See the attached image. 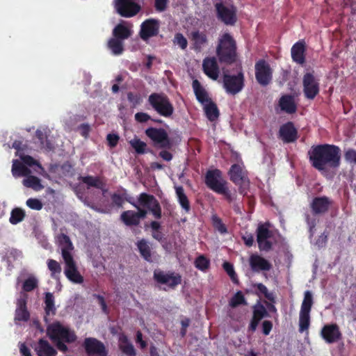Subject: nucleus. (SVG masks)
<instances>
[{"label": "nucleus", "mask_w": 356, "mask_h": 356, "mask_svg": "<svg viewBox=\"0 0 356 356\" xmlns=\"http://www.w3.org/2000/svg\"><path fill=\"white\" fill-rule=\"evenodd\" d=\"M247 301L241 291H237L230 299L229 305L231 307L235 308L241 305H246Z\"/></svg>", "instance_id": "37998d69"}, {"label": "nucleus", "mask_w": 356, "mask_h": 356, "mask_svg": "<svg viewBox=\"0 0 356 356\" xmlns=\"http://www.w3.org/2000/svg\"><path fill=\"white\" fill-rule=\"evenodd\" d=\"M278 138L286 144L296 142L298 138V134L293 122H287L281 125L278 131Z\"/></svg>", "instance_id": "6ab92c4d"}, {"label": "nucleus", "mask_w": 356, "mask_h": 356, "mask_svg": "<svg viewBox=\"0 0 356 356\" xmlns=\"http://www.w3.org/2000/svg\"><path fill=\"white\" fill-rule=\"evenodd\" d=\"M26 204L28 207L36 211L41 210L43 207L42 202L37 198H29L26 200Z\"/></svg>", "instance_id": "6e6d98bb"}, {"label": "nucleus", "mask_w": 356, "mask_h": 356, "mask_svg": "<svg viewBox=\"0 0 356 356\" xmlns=\"http://www.w3.org/2000/svg\"><path fill=\"white\" fill-rule=\"evenodd\" d=\"M306 221L309 227V236L312 238L314 234V229L316 225V221L315 219H312L309 215L306 217Z\"/></svg>", "instance_id": "338daca9"}, {"label": "nucleus", "mask_w": 356, "mask_h": 356, "mask_svg": "<svg viewBox=\"0 0 356 356\" xmlns=\"http://www.w3.org/2000/svg\"><path fill=\"white\" fill-rule=\"evenodd\" d=\"M327 241V234L323 233L318 238L316 239L315 245L318 248H323L325 246Z\"/></svg>", "instance_id": "774afa93"}, {"label": "nucleus", "mask_w": 356, "mask_h": 356, "mask_svg": "<svg viewBox=\"0 0 356 356\" xmlns=\"http://www.w3.org/2000/svg\"><path fill=\"white\" fill-rule=\"evenodd\" d=\"M145 133L159 148L168 149L172 148L173 142L169 138L165 129L162 128L149 127L145 130Z\"/></svg>", "instance_id": "0eeeda50"}, {"label": "nucleus", "mask_w": 356, "mask_h": 356, "mask_svg": "<svg viewBox=\"0 0 356 356\" xmlns=\"http://www.w3.org/2000/svg\"><path fill=\"white\" fill-rule=\"evenodd\" d=\"M313 303L314 301L312 292L309 291H306L304 293V298L301 305L300 310L310 312Z\"/></svg>", "instance_id": "a18cd8bd"}, {"label": "nucleus", "mask_w": 356, "mask_h": 356, "mask_svg": "<svg viewBox=\"0 0 356 356\" xmlns=\"http://www.w3.org/2000/svg\"><path fill=\"white\" fill-rule=\"evenodd\" d=\"M217 193L220 194V195H224L225 200L228 202H232L234 200V197H233L232 194L231 193L230 191L229 190V188L227 187V185L225 186L224 188H222Z\"/></svg>", "instance_id": "e2e57ef3"}, {"label": "nucleus", "mask_w": 356, "mask_h": 356, "mask_svg": "<svg viewBox=\"0 0 356 356\" xmlns=\"http://www.w3.org/2000/svg\"><path fill=\"white\" fill-rule=\"evenodd\" d=\"M120 349L127 356H135L136 354L134 346L130 343L120 346Z\"/></svg>", "instance_id": "13d9d810"}, {"label": "nucleus", "mask_w": 356, "mask_h": 356, "mask_svg": "<svg viewBox=\"0 0 356 356\" xmlns=\"http://www.w3.org/2000/svg\"><path fill=\"white\" fill-rule=\"evenodd\" d=\"M279 106L282 111L289 113H295L297 111V106L293 97L290 95H285L280 97Z\"/></svg>", "instance_id": "cd10ccee"}, {"label": "nucleus", "mask_w": 356, "mask_h": 356, "mask_svg": "<svg viewBox=\"0 0 356 356\" xmlns=\"http://www.w3.org/2000/svg\"><path fill=\"white\" fill-rule=\"evenodd\" d=\"M30 314L26 306V302H21L19 307L15 311V319L19 321H27L29 319Z\"/></svg>", "instance_id": "ea45409f"}, {"label": "nucleus", "mask_w": 356, "mask_h": 356, "mask_svg": "<svg viewBox=\"0 0 356 356\" xmlns=\"http://www.w3.org/2000/svg\"><path fill=\"white\" fill-rule=\"evenodd\" d=\"M228 175L230 180L236 186H238V191L241 194L245 193V190L249 187L250 180L248 172L244 167L234 163L232 165Z\"/></svg>", "instance_id": "423d86ee"}, {"label": "nucleus", "mask_w": 356, "mask_h": 356, "mask_svg": "<svg viewBox=\"0 0 356 356\" xmlns=\"http://www.w3.org/2000/svg\"><path fill=\"white\" fill-rule=\"evenodd\" d=\"M22 163L26 166L33 167L35 165L38 169H34V170L38 173L39 175H42L44 177H49V175L46 172L44 168L42 166V165L35 159H34L32 156L29 155H24L20 156Z\"/></svg>", "instance_id": "473e14b6"}, {"label": "nucleus", "mask_w": 356, "mask_h": 356, "mask_svg": "<svg viewBox=\"0 0 356 356\" xmlns=\"http://www.w3.org/2000/svg\"><path fill=\"white\" fill-rule=\"evenodd\" d=\"M345 159L347 161L356 163V150L353 149H348L344 154Z\"/></svg>", "instance_id": "0e129e2a"}, {"label": "nucleus", "mask_w": 356, "mask_h": 356, "mask_svg": "<svg viewBox=\"0 0 356 356\" xmlns=\"http://www.w3.org/2000/svg\"><path fill=\"white\" fill-rule=\"evenodd\" d=\"M175 191L178 202L179 203L180 206L184 210L185 213H189V211H191V204L188 197L184 193V189L183 186H176Z\"/></svg>", "instance_id": "72a5a7b5"}, {"label": "nucleus", "mask_w": 356, "mask_h": 356, "mask_svg": "<svg viewBox=\"0 0 356 356\" xmlns=\"http://www.w3.org/2000/svg\"><path fill=\"white\" fill-rule=\"evenodd\" d=\"M194 265L198 270L205 272L210 266V260L204 255L202 254L195 259Z\"/></svg>", "instance_id": "c03bdc74"}, {"label": "nucleus", "mask_w": 356, "mask_h": 356, "mask_svg": "<svg viewBox=\"0 0 356 356\" xmlns=\"http://www.w3.org/2000/svg\"><path fill=\"white\" fill-rule=\"evenodd\" d=\"M141 257L147 262H152V252L149 243L145 238H142L136 243Z\"/></svg>", "instance_id": "c85d7f7f"}, {"label": "nucleus", "mask_w": 356, "mask_h": 356, "mask_svg": "<svg viewBox=\"0 0 356 356\" xmlns=\"http://www.w3.org/2000/svg\"><path fill=\"white\" fill-rule=\"evenodd\" d=\"M249 264L254 272L268 271L272 268L271 264L268 260L257 254H252L250 257Z\"/></svg>", "instance_id": "b1692460"}, {"label": "nucleus", "mask_w": 356, "mask_h": 356, "mask_svg": "<svg viewBox=\"0 0 356 356\" xmlns=\"http://www.w3.org/2000/svg\"><path fill=\"white\" fill-rule=\"evenodd\" d=\"M216 56L222 64L232 65L237 60L236 42L229 33L221 35L216 46Z\"/></svg>", "instance_id": "7ed1b4c3"}, {"label": "nucleus", "mask_w": 356, "mask_h": 356, "mask_svg": "<svg viewBox=\"0 0 356 356\" xmlns=\"http://www.w3.org/2000/svg\"><path fill=\"white\" fill-rule=\"evenodd\" d=\"M192 87L197 100L201 104H205L212 100L209 97V94L206 89L201 85L200 82L197 79H194L193 81Z\"/></svg>", "instance_id": "bb28decb"}, {"label": "nucleus", "mask_w": 356, "mask_h": 356, "mask_svg": "<svg viewBox=\"0 0 356 356\" xmlns=\"http://www.w3.org/2000/svg\"><path fill=\"white\" fill-rule=\"evenodd\" d=\"M38 356H56L57 350L44 339H40L35 347Z\"/></svg>", "instance_id": "a878e982"}, {"label": "nucleus", "mask_w": 356, "mask_h": 356, "mask_svg": "<svg viewBox=\"0 0 356 356\" xmlns=\"http://www.w3.org/2000/svg\"><path fill=\"white\" fill-rule=\"evenodd\" d=\"M148 103L160 115L170 118L174 113V107L168 97L163 92H153L148 97Z\"/></svg>", "instance_id": "39448f33"}, {"label": "nucleus", "mask_w": 356, "mask_h": 356, "mask_svg": "<svg viewBox=\"0 0 356 356\" xmlns=\"http://www.w3.org/2000/svg\"><path fill=\"white\" fill-rule=\"evenodd\" d=\"M47 264L48 269L51 271L52 277H54L56 275H59L61 273V266L57 261L49 259Z\"/></svg>", "instance_id": "603ef678"}, {"label": "nucleus", "mask_w": 356, "mask_h": 356, "mask_svg": "<svg viewBox=\"0 0 356 356\" xmlns=\"http://www.w3.org/2000/svg\"><path fill=\"white\" fill-rule=\"evenodd\" d=\"M44 311L47 315H54L56 314V307L54 304V297L50 292H47L44 297Z\"/></svg>", "instance_id": "58836bf2"}, {"label": "nucleus", "mask_w": 356, "mask_h": 356, "mask_svg": "<svg viewBox=\"0 0 356 356\" xmlns=\"http://www.w3.org/2000/svg\"><path fill=\"white\" fill-rule=\"evenodd\" d=\"M175 42L177 43L181 49H185L187 47L188 42L186 38L183 34L178 33L175 36Z\"/></svg>", "instance_id": "4d7b16f0"}, {"label": "nucleus", "mask_w": 356, "mask_h": 356, "mask_svg": "<svg viewBox=\"0 0 356 356\" xmlns=\"http://www.w3.org/2000/svg\"><path fill=\"white\" fill-rule=\"evenodd\" d=\"M57 241L61 249V255L65 263L64 273L66 277L76 284H82L83 277L80 274L78 268L71 253L74 250V245L70 237L63 233L57 236Z\"/></svg>", "instance_id": "f03ea898"}, {"label": "nucleus", "mask_w": 356, "mask_h": 356, "mask_svg": "<svg viewBox=\"0 0 356 356\" xmlns=\"http://www.w3.org/2000/svg\"><path fill=\"white\" fill-rule=\"evenodd\" d=\"M269 314L266 307L259 302L252 307V317L248 326V330L254 332L261 319L268 317Z\"/></svg>", "instance_id": "412c9836"}, {"label": "nucleus", "mask_w": 356, "mask_h": 356, "mask_svg": "<svg viewBox=\"0 0 356 356\" xmlns=\"http://www.w3.org/2000/svg\"><path fill=\"white\" fill-rule=\"evenodd\" d=\"M307 154L312 166L321 172L337 170L341 165V151L335 145H312Z\"/></svg>", "instance_id": "f257e3e1"}, {"label": "nucleus", "mask_w": 356, "mask_h": 356, "mask_svg": "<svg viewBox=\"0 0 356 356\" xmlns=\"http://www.w3.org/2000/svg\"><path fill=\"white\" fill-rule=\"evenodd\" d=\"M151 119V117L149 114L143 112H138L135 114V120L138 122L143 123L147 122Z\"/></svg>", "instance_id": "69168bd1"}, {"label": "nucleus", "mask_w": 356, "mask_h": 356, "mask_svg": "<svg viewBox=\"0 0 356 356\" xmlns=\"http://www.w3.org/2000/svg\"><path fill=\"white\" fill-rule=\"evenodd\" d=\"M154 280L161 284H167L170 288L175 289L181 282V276L175 272L165 273L161 270H155L154 272Z\"/></svg>", "instance_id": "dca6fc26"}, {"label": "nucleus", "mask_w": 356, "mask_h": 356, "mask_svg": "<svg viewBox=\"0 0 356 356\" xmlns=\"http://www.w3.org/2000/svg\"><path fill=\"white\" fill-rule=\"evenodd\" d=\"M112 205L118 208H122L124 204V194L123 192L120 194L114 193L111 195Z\"/></svg>", "instance_id": "864d4df0"}, {"label": "nucleus", "mask_w": 356, "mask_h": 356, "mask_svg": "<svg viewBox=\"0 0 356 356\" xmlns=\"http://www.w3.org/2000/svg\"><path fill=\"white\" fill-rule=\"evenodd\" d=\"M131 34V30L122 24H118L113 30V38L122 41L128 39Z\"/></svg>", "instance_id": "c9c22d12"}, {"label": "nucleus", "mask_w": 356, "mask_h": 356, "mask_svg": "<svg viewBox=\"0 0 356 356\" xmlns=\"http://www.w3.org/2000/svg\"><path fill=\"white\" fill-rule=\"evenodd\" d=\"M107 46L114 55H120L124 51L123 41L118 40V38H111L109 39Z\"/></svg>", "instance_id": "4c0bfd02"}, {"label": "nucleus", "mask_w": 356, "mask_h": 356, "mask_svg": "<svg viewBox=\"0 0 356 356\" xmlns=\"http://www.w3.org/2000/svg\"><path fill=\"white\" fill-rule=\"evenodd\" d=\"M115 8L120 16L132 17L140 12L141 7L133 0H115Z\"/></svg>", "instance_id": "f8f14e48"}, {"label": "nucleus", "mask_w": 356, "mask_h": 356, "mask_svg": "<svg viewBox=\"0 0 356 356\" xmlns=\"http://www.w3.org/2000/svg\"><path fill=\"white\" fill-rule=\"evenodd\" d=\"M25 216V211L22 209L15 208L11 211L9 222L12 225H17L23 221Z\"/></svg>", "instance_id": "79ce46f5"}, {"label": "nucleus", "mask_w": 356, "mask_h": 356, "mask_svg": "<svg viewBox=\"0 0 356 356\" xmlns=\"http://www.w3.org/2000/svg\"><path fill=\"white\" fill-rule=\"evenodd\" d=\"M321 335L327 343H334L342 338L339 327L336 323L325 325L321 329Z\"/></svg>", "instance_id": "aec40b11"}, {"label": "nucleus", "mask_w": 356, "mask_h": 356, "mask_svg": "<svg viewBox=\"0 0 356 356\" xmlns=\"http://www.w3.org/2000/svg\"><path fill=\"white\" fill-rule=\"evenodd\" d=\"M120 220L127 227L138 226L140 222L138 220L135 211L127 210L120 215Z\"/></svg>", "instance_id": "2f4dec72"}, {"label": "nucleus", "mask_w": 356, "mask_h": 356, "mask_svg": "<svg viewBox=\"0 0 356 356\" xmlns=\"http://www.w3.org/2000/svg\"><path fill=\"white\" fill-rule=\"evenodd\" d=\"M213 227L218 230L220 234H224L227 233V228L222 222L220 218L216 215H213L211 218Z\"/></svg>", "instance_id": "3c124183"}, {"label": "nucleus", "mask_w": 356, "mask_h": 356, "mask_svg": "<svg viewBox=\"0 0 356 356\" xmlns=\"http://www.w3.org/2000/svg\"><path fill=\"white\" fill-rule=\"evenodd\" d=\"M11 171L14 177H26L29 174H31V169L17 159L13 160Z\"/></svg>", "instance_id": "7c9ffc66"}, {"label": "nucleus", "mask_w": 356, "mask_h": 356, "mask_svg": "<svg viewBox=\"0 0 356 356\" xmlns=\"http://www.w3.org/2000/svg\"><path fill=\"white\" fill-rule=\"evenodd\" d=\"M83 347L88 356H107L108 355L104 343L94 337L86 338Z\"/></svg>", "instance_id": "2eb2a0df"}, {"label": "nucleus", "mask_w": 356, "mask_h": 356, "mask_svg": "<svg viewBox=\"0 0 356 356\" xmlns=\"http://www.w3.org/2000/svg\"><path fill=\"white\" fill-rule=\"evenodd\" d=\"M255 77L261 86H267L272 79V70L265 60H259L255 64Z\"/></svg>", "instance_id": "a211bd4d"}, {"label": "nucleus", "mask_w": 356, "mask_h": 356, "mask_svg": "<svg viewBox=\"0 0 356 356\" xmlns=\"http://www.w3.org/2000/svg\"><path fill=\"white\" fill-rule=\"evenodd\" d=\"M223 87L227 93L234 95L240 92L244 88L245 77L242 71L236 75L223 74Z\"/></svg>", "instance_id": "6e6552de"}, {"label": "nucleus", "mask_w": 356, "mask_h": 356, "mask_svg": "<svg viewBox=\"0 0 356 356\" xmlns=\"http://www.w3.org/2000/svg\"><path fill=\"white\" fill-rule=\"evenodd\" d=\"M303 92L307 99H314L319 93L318 81L314 75V72H307L302 78Z\"/></svg>", "instance_id": "9b49d317"}, {"label": "nucleus", "mask_w": 356, "mask_h": 356, "mask_svg": "<svg viewBox=\"0 0 356 356\" xmlns=\"http://www.w3.org/2000/svg\"><path fill=\"white\" fill-rule=\"evenodd\" d=\"M130 145L138 154H143L146 152L147 144L139 138H134L129 141Z\"/></svg>", "instance_id": "49530a36"}, {"label": "nucleus", "mask_w": 356, "mask_h": 356, "mask_svg": "<svg viewBox=\"0 0 356 356\" xmlns=\"http://www.w3.org/2000/svg\"><path fill=\"white\" fill-rule=\"evenodd\" d=\"M120 137L115 134H108L106 136L108 144L111 147H115L119 141Z\"/></svg>", "instance_id": "680f3d73"}, {"label": "nucleus", "mask_w": 356, "mask_h": 356, "mask_svg": "<svg viewBox=\"0 0 356 356\" xmlns=\"http://www.w3.org/2000/svg\"><path fill=\"white\" fill-rule=\"evenodd\" d=\"M22 184L25 187L31 188L35 191H40L44 188L41 180L38 177L31 175V174H29L23 179Z\"/></svg>", "instance_id": "f704fd0d"}, {"label": "nucleus", "mask_w": 356, "mask_h": 356, "mask_svg": "<svg viewBox=\"0 0 356 356\" xmlns=\"http://www.w3.org/2000/svg\"><path fill=\"white\" fill-rule=\"evenodd\" d=\"M257 242L260 251L269 252L273 248V243L269 241L272 237V232L269 229V224H259L256 230Z\"/></svg>", "instance_id": "9d476101"}, {"label": "nucleus", "mask_w": 356, "mask_h": 356, "mask_svg": "<svg viewBox=\"0 0 356 356\" xmlns=\"http://www.w3.org/2000/svg\"><path fill=\"white\" fill-rule=\"evenodd\" d=\"M205 115L209 120L213 122L219 117L220 113L216 103L212 100L203 104Z\"/></svg>", "instance_id": "e433bc0d"}, {"label": "nucleus", "mask_w": 356, "mask_h": 356, "mask_svg": "<svg viewBox=\"0 0 356 356\" xmlns=\"http://www.w3.org/2000/svg\"><path fill=\"white\" fill-rule=\"evenodd\" d=\"M138 204L150 211L156 219L161 218V207L154 195L146 193H140L138 198Z\"/></svg>", "instance_id": "ddd939ff"}, {"label": "nucleus", "mask_w": 356, "mask_h": 356, "mask_svg": "<svg viewBox=\"0 0 356 356\" xmlns=\"http://www.w3.org/2000/svg\"><path fill=\"white\" fill-rule=\"evenodd\" d=\"M160 21L154 18H149L142 22L139 35L140 38L146 41L150 38L156 36L159 33Z\"/></svg>", "instance_id": "f3484780"}, {"label": "nucleus", "mask_w": 356, "mask_h": 356, "mask_svg": "<svg viewBox=\"0 0 356 356\" xmlns=\"http://www.w3.org/2000/svg\"><path fill=\"white\" fill-rule=\"evenodd\" d=\"M81 181L89 187L102 188V181L98 177L86 176L81 177Z\"/></svg>", "instance_id": "de8ad7c7"}, {"label": "nucleus", "mask_w": 356, "mask_h": 356, "mask_svg": "<svg viewBox=\"0 0 356 356\" xmlns=\"http://www.w3.org/2000/svg\"><path fill=\"white\" fill-rule=\"evenodd\" d=\"M306 46L304 40H299L291 47V53L293 60L302 65L305 63Z\"/></svg>", "instance_id": "393cba45"}, {"label": "nucleus", "mask_w": 356, "mask_h": 356, "mask_svg": "<svg viewBox=\"0 0 356 356\" xmlns=\"http://www.w3.org/2000/svg\"><path fill=\"white\" fill-rule=\"evenodd\" d=\"M216 15L219 20L226 25L233 26L237 21L236 10L234 6L228 7L222 3L215 5Z\"/></svg>", "instance_id": "4468645a"}, {"label": "nucleus", "mask_w": 356, "mask_h": 356, "mask_svg": "<svg viewBox=\"0 0 356 356\" xmlns=\"http://www.w3.org/2000/svg\"><path fill=\"white\" fill-rule=\"evenodd\" d=\"M310 325V312L300 311L299 332H303L307 330Z\"/></svg>", "instance_id": "a19ab883"}, {"label": "nucleus", "mask_w": 356, "mask_h": 356, "mask_svg": "<svg viewBox=\"0 0 356 356\" xmlns=\"http://www.w3.org/2000/svg\"><path fill=\"white\" fill-rule=\"evenodd\" d=\"M47 335L52 342L64 340L67 343H72L75 342L77 339L74 331L63 326L58 321L47 326Z\"/></svg>", "instance_id": "20e7f679"}, {"label": "nucleus", "mask_w": 356, "mask_h": 356, "mask_svg": "<svg viewBox=\"0 0 356 356\" xmlns=\"http://www.w3.org/2000/svg\"><path fill=\"white\" fill-rule=\"evenodd\" d=\"M38 286V281L35 277L27 278L23 284V289L26 292H30Z\"/></svg>", "instance_id": "5fc2aeb1"}, {"label": "nucleus", "mask_w": 356, "mask_h": 356, "mask_svg": "<svg viewBox=\"0 0 356 356\" xmlns=\"http://www.w3.org/2000/svg\"><path fill=\"white\" fill-rule=\"evenodd\" d=\"M191 38L193 42L194 49L197 51H200L202 47L208 42L206 33L199 31H192L191 33Z\"/></svg>", "instance_id": "c756f323"}, {"label": "nucleus", "mask_w": 356, "mask_h": 356, "mask_svg": "<svg viewBox=\"0 0 356 356\" xmlns=\"http://www.w3.org/2000/svg\"><path fill=\"white\" fill-rule=\"evenodd\" d=\"M202 68L204 73L208 77L215 81L218 79L220 74V70L217 60L215 57L205 58L203 60Z\"/></svg>", "instance_id": "5701e85b"}, {"label": "nucleus", "mask_w": 356, "mask_h": 356, "mask_svg": "<svg viewBox=\"0 0 356 356\" xmlns=\"http://www.w3.org/2000/svg\"><path fill=\"white\" fill-rule=\"evenodd\" d=\"M223 269L225 270V272L227 273V275L229 276L232 281L234 283L238 284L239 283L238 276L234 270L233 265L227 261H225L222 264Z\"/></svg>", "instance_id": "09e8293b"}, {"label": "nucleus", "mask_w": 356, "mask_h": 356, "mask_svg": "<svg viewBox=\"0 0 356 356\" xmlns=\"http://www.w3.org/2000/svg\"><path fill=\"white\" fill-rule=\"evenodd\" d=\"M241 238L244 244L247 247L250 248L253 245L254 240V236L251 233L246 232L244 234L242 235Z\"/></svg>", "instance_id": "052dcab7"}, {"label": "nucleus", "mask_w": 356, "mask_h": 356, "mask_svg": "<svg viewBox=\"0 0 356 356\" xmlns=\"http://www.w3.org/2000/svg\"><path fill=\"white\" fill-rule=\"evenodd\" d=\"M332 204V201L328 197H316L310 203V209L314 215H323L329 210Z\"/></svg>", "instance_id": "4be33fe9"}, {"label": "nucleus", "mask_w": 356, "mask_h": 356, "mask_svg": "<svg viewBox=\"0 0 356 356\" xmlns=\"http://www.w3.org/2000/svg\"><path fill=\"white\" fill-rule=\"evenodd\" d=\"M204 183L210 190L216 193L227 185V181L222 177V171L217 168L207 171Z\"/></svg>", "instance_id": "1a4fd4ad"}, {"label": "nucleus", "mask_w": 356, "mask_h": 356, "mask_svg": "<svg viewBox=\"0 0 356 356\" xmlns=\"http://www.w3.org/2000/svg\"><path fill=\"white\" fill-rule=\"evenodd\" d=\"M257 289L258 293H261L264 297L271 302H275V297L273 293L268 291L267 287L262 283H257L254 285Z\"/></svg>", "instance_id": "8fccbe9b"}, {"label": "nucleus", "mask_w": 356, "mask_h": 356, "mask_svg": "<svg viewBox=\"0 0 356 356\" xmlns=\"http://www.w3.org/2000/svg\"><path fill=\"white\" fill-rule=\"evenodd\" d=\"M168 0H154V7L156 11L163 12L166 10Z\"/></svg>", "instance_id": "bf43d9fd"}]
</instances>
